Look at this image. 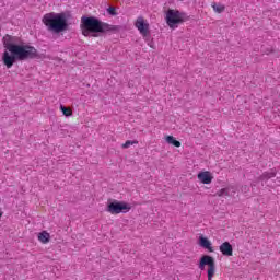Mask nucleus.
Instances as JSON below:
<instances>
[{
    "label": "nucleus",
    "mask_w": 280,
    "mask_h": 280,
    "mask_svg": "<svg viewBox=\"0 0 280 280\" xmlns=\"http://www.w3.org/2000/svg\"><path fill=\"white\" fill-rule=\"evenodd\" d=\"M137 143H139V141H137V140H127L122 144V148H124V150H127V148H130V145H137Z\"/></svg>",
    "instance_id": "obj_17"
},
{
    "label": "nucleus",
    "mask_w": 280,
    "mask_h": 280,
    "mask_svg": "<svg viewBox=\"0 0 280 280\" xmlns=\"http://www.w3.org/2000/svg\"><path fill=\"white\" fill-rule=\"evenodd\" d=\"M199 245L201 246V248H206L207 250H209V253H213V246H211V241H209V238L200 236Z\"/></svg>",
    "instance_id": "obj_10"
},
{
    "label": "nucleus",
    "mask_w": 280,
    "mask_h": 280,
    "mask_svg": "<svg viewBox=\"0 0 280 280\" xmlns=\"http://www.w3.org/2000/svg\"><path fill=\"white\" fill-rule=\"evenodd\" d=\"M205 266H208V280H213L215 275V260L209 255L201 257L199 262V270H205Z\"/></svg>",
    "instance_id": "obj_6"
},
{
    "label": "nucleus",
    "mask_w": 280,
    "mask_h": 280,
    "mask_svg": "<svg viewBox=\"0 0 280 280\" xmlns=\"http://www.w3.org/2000/svg\"><path fill=\"white\" fill-rule=\"evenodd\" d=\"M219 250L224 257H233V245H231L229 242L222 243L219 246Z\"/></svg>",
    "instance_id": "obj_9"
},
{
    "label": "nucleus",
    "mask_w": 280,
    "mask_h": 280,
    "mask_svg": "<svg viewBox=\"0 0 280 280\" xmlns=\"http://www.w3.org/2000/svg\"><path fill=\"white\" fill-rule=\"evenodd\" d=\"M132 209V206L125 201H113L107 206V212L112 215H118V213H128Z\"/></svg>",
    "instance_id": "obj_5"
},
{
    "label": "nucleus",
    "mask_w": 280,
    "mask_h": 280,
    "mask_svg": "<svg viewBox=\"0 0 280 280\" xmlns=\"http://www.w3.org/2000/svg\"><path fill=\"white\" fill-rule=\"evenodd\" d=\"M188 20L187 13L174 9H168L165 16L166 24L171 30H176L180 23H185Z\"/></svg>",
    "instance_id": "obj_4"
},
{
    "label": "nucleus",
    "mask_w": 280,
    "mask_h": 280,
    "mask_svg": "<svg viewBox=\"0 0 280 280\" xmlns=\"http://www.w3.org/2000/svg\"><path fill=\"white\" fill-rule=\"evenodd\" d=\"M275 176H277L275 171L266 172L260 176V180H268L270 178H275Z\"/></svg>",
    "instance_id": "obj_13"
},
{
    "label": "nucleus",
    "mask_w": 280,
    "mask_h": 280,
    "mask_svg": "<svg viewBox=\"0 0 280 280\" xmlns=\"http://www.w3.org/2000/svg\"><path fill=\"white\" fill-rule=\"evenodd\" d=\"M135 27L138 28V32H140L141 36L143 38H148L150 36V23L143 16L137 18L135 22Z\"/></svg>",
    "instance_id": "obj_7"
},
{
    "label": "nucleus",
    "mask_w": 280,
    "mask_h": 280,
    "mask_svg": "<svg viewBox=\"0 0 280 280\" xmlns=\"http://www.w3.org/2000/svg\"><path fill=\"white\" fill-rule=\"evenodd\" d=\"M246 189H248L247 186H243V187H242V191H246Z\"/></svg>",
    "instance_id": "obj_19"
},
{
    "label": "nucleus",
    "mask_w": 280,
    "mask_h": 280,
    "mask_svg": "<svg viewBox=\"0 0 280 280\" xmlns=\"http://www.w3.org/2000/svg\"><path fill=\"white\" fill-rule=\"evenodd\" d=\"M212 8L218 14H222L224 11V4L212 3Z\"/></svg>",
    "instance_id": "obj_16"
},
{
    "label": "nucleus",
    "mask_w": 280,
    "mask_h": 280,
    "mask_svg": "<svg viewBox=\"0 0 280 280\" xmlns=\"http://www.w3.org/2000/svg\"><path fill=\"white\" fill-rule=\"evenodd\" d=\"M81 30L83 36H97V34H104L108 32L110 26L96 18H86L81 19Z\"/></svg>",
    "instance_id": "obj_3"
},
{
    "label": "nucleus",
    "mask_w": 280,
    "mask_h": 280,
    "mask_svg": "<svg viewBox=\"0 0 280 280\" xmlns=\"http://www.w3.org/2000/svg\"><path fill=\"white\" fill-rule=\"evenodd\" d=\"M108 14H110L112 16H116L117 12H115V7H109L107 9Z\"/></svg>",
    "instance_id": "obj_18"
},
{
    "label": "nucleus",
    "mask_w": 280,
    "mask_h": 280,
    "mask_svg": "<svg viewBox=\"0 0 280 280\" xmlns=\"http://www.w3.org/2000/svg\"><path fill=\"white\" fill-rule=\"evenodd\" d=\"M217 196H219V198H222L224 196H231V187L220 189L219 191H217Z\"/></svg>",
    "instance_id": "obj_14"
},
{
    "label": "nucleus",
    "mask_w": 280,
    "mask_h": 280,
    "mask_svg": "<svg viewBox=\"0 0 280 280\" xmlns=\"http://www.w3.org/2000/svg\"><path fill=\"white\" fill-rule=\"evenodd\" d=\"M197 178L203 185H211L213 180V175H211V172L205 171V172L198 173Z\"/></svg>",
    "instance_id": "obj_8"
},
{
    "label": "nucleus",
    "mask_w": 280,
    "mask_h": 280,
    "mask_svg": "<svg viewBox=\"0 0 280 280\" xmlns=\"http://www.w3.org/2000/svg\"><path fill=\"white\" fill-rule=\"evenodd\" d=\"M0 218H3V211L0 209Z\"/></svg>",
    "instance_id": "obj_20"
},
{
    "label": "nucleus",
    "mask_w": 280,
    "mask_h": 280,
    "mask_svg": "<svg viewBox=\"0 0 280 280\" xmlns=\"http://www.w3.org/2000/svg\"><path fill=\"white\" fill-rule=\"evenodd\" d=\"M166 143H170L171 145H175V148H180V141L176 140L174 136H167Z\"/></svg>",
    "instance_id": "obj_12"
},
{
    "label": "nucleus",
    "mask_w": 280,
    "mask_h": 280,
    "mask_svg": "<svg viewBox=\"0 0 280 280\" xmlns=\"http://www.w3.org/2000/svg\"><path fill=\"white\" fill-rule=\"evenodd\" d=\"M50 237L51 236L49 235V232H47V231H43L38 234V240L42 242V244H48Z\"/></svg>",
    "instance_id": "obj_11"
},
{
    "label": "nucleus",
    "mask_w": 280,
    "mask_h": 280,
    "mask_svg": "<svg viewBox=\"0 0 280 280\" xmlns=\"http://www.w3.org/2000/svg\"><path fill=\"white\" fill-rule=\"evenodd\" d=\"M60 110L61 113L66 116V117H71L73 115V112L71 110V108L66 107L63 105L60 106Z\"/></svg>",
    "instance_id": "obj_15"
},
{
    "label": "nucleus",
    "mask_w": 280,
    "mask_h": 280,
    "mask_svg": "<svg viewBox=\"0 0 280 280\" xmlns=\"http://www.w3.org/2000/svg\"><path fill=\"white\" fill-rule=\"evenodd\" d=\"M42 21L48 32H54V34H60L69 27L67 15L65 13L50 12L45 14Z\"/></svg>",
    "instance_id": "obj_2"
},
{
    "label": "nucleus",
    "mask_w": 280,
    "mask_h": 280,
    "mask_svg": "<svg viewBox=\"0 0 280 280\" xmlns=\"http://www.w3.org/2000/svg\"><path fill=\"white\" fill-rule=\"evenodd\" d=\"M3 47L7 49L2 55V61L7 69H12L14 62H23L38 56V50L34 46L21 44V38L12 35H4Z\"/></svg>",
    "instance_id": "obj_1"
}]
</instances>
